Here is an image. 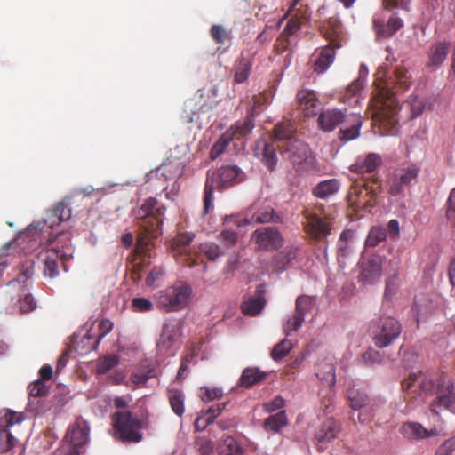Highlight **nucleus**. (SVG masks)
Returning a JSON list of instances; mask_svg holds the SVG:
<instances>
[{
  "instance_id": "obj_1",
  "label": "nucleus",
  "mask_w": 455,
  "mask_h": 455,
  "mask_svg": "<svg viewBox=\"0 0 455 455\" xmlns=\"http://www.w3.org/2000/svg\"><path fill=\"white\" fill-rule=\"evenodd\" d=\"M165 210L162 202L155 197H149L143 202L136 213L137 218L142 220V232L134 248L135 263L131 273L133 282L140 281V266L149 263V259L155 255V244L151 239L157 238L162 234Z\"/></svg>"
},
{
  "instance_id": "obj_2",
  "label": "nucleus",
  "mask_w": 455,
  "mask_h": 455,
  "mask_svg": "<svg viewBox=\"0 0 455 455\" xmlns=\"http://www.w3.org/2000/svg\"><path fill=\"white\" fill-rule=\"evenodd\" d=\"M391 82L394 86L390 89L387 86L382 87L376 97L374 108L375 118L383 126L394 129L398 122L397 113L399 110L396 94L404 92L411 84L410 77L404 68H396Z\"/></svg>"
},
{
  "instance_id": "obj_3",
  "label": "nucleus",
  "mask_w": 455,
  "mask_h": 455,
  "mask_svg": "<svg viewBox=\"0 0 455 455\" xmlns=\"http://www.w3.org/2000/svg\"><path fill=\"white\" fill-rule=\"evenodd\" d=\"M70 235L68 232L60 233L55 237H50L37 255L38 260L44 265V273L52 278L58 275V259L66 261L74 252L70 243Z\"/></svg>"
},
{
  "instance_id": "obj_4",
  "label": "nucleus",
  "mask_w": 455,
  "mask_h": 455,
  "mask_svg": "<svg viewBox=\"0 0 455 455\" xmlns=\"http://www.w3.org/2000/svg\"><path fill=\"white\" fill-rule=\"evenodd\" d=\"M243 180L242 170L236 165H226L208 173L204 185V213L207 214L212 207L213 191L240 183Z\"/></svg>"
},
{
  "instance_id": "obj_5",
  "label": "nucleus",
  "mask_w": 455,
  "mask_h": 455,
  "mask_svg": "<svg viewBox=\"0 0 455 455\" xmlns=\"http://www.w3.org/2000/svg\"><path fill=\"white\" fill-rule=\"evenodd\" d=\"M381 188V180L376 175L353 183L346 197L349 207L355 212L369 210Z\"/></svg>"
},
{
  "instance_id": "obj_6",
  "label": "nucleus",
  "mask_w": 455,
  "mask_h": 455,
  "mask_svg": "<svg viewBox=\"0 0 455 455\" xmlns=\"http://www.w3.org/2000/svg\"><path fill=\"white\" fill-rule=\"evenodd\" d=\"M302 217L303 229L310 239L322 241L331 234V223L325 214V207L323 204L305 208L302 211Z\"/></svg>"
},
{
  "instance_id": "obj_7",
  "label": "nucleus",
  "mask_w": 455,
  "mask_h": 455,
  "mask_svg": "<svg viewBox=\"0 0 455 455\" xmlns=\"http://www.w3.org/2000/svg\"><path fill=\"white\" fill-rule=\"evenodd\" d=\"M112 421L116 439L123 443H140L142 440V420L131 411H116Z\"/></svg>"
},
{
  "instance_id": "obj_8",
  "label": "nucleus",
  "mask_w": 455,
  "mask_h": 455,
  "mask_svg": "<svg viewBox=\"0 0 455 455\" xmlns=\"http://www.w3.org/2000/svg\"><path fill=\"white\" fill-rule=\"evenodd\" d=\"M193 296L191 286H166L156 295L159 308L166 312H176L185 308Z\"/></svg>"
},
{
  "instance_id": "obj_9",
  "label": "nucleus",
  "mask_w": 455,
  "mask_h": 455,
  "mask_svg": "<svg viewBox=\"0 0 455 455\" xmlns=\"http://www.w3.org/2000/svg\"><path fill=\"white\" fill-rule=\"evenodd\" d=\"M402 332V324L393 316L381 315L371 323V336L379 348H384L396 340Z\"/></svg>"
},
{
  "instance_id": "obj_10",
  "label": "nucleus",
  "mask_w": 455,
  "mask_h": 455,
  "mask_svg": "<svg viewBox=\"0 0 455 455\" xmlns=\"http://www.w3.org/2000/svg\"><path fill=\"white\" fill-rule=\"evenodd\" d=\"M434 394L436 395L430 404V411L439 416L440 411L444 410L455 414V387L451 379L441 375L436 378Z\"/></svg>"
},
{
  "instance_id": "obj_11",
  "label": "nucleus",
  "mask_w": 455,
  "mask_h": 455,
  "mask_svg": "<svg viewBox=\"0 0 455 455\" xmlns=\"http://www.w3.org/2000/svg\"><path fill=\"white\" fill-rule=\"evenodd\" d=\"M195 235L193 233H179L171 242V249L176 260L184 266L193 267L202 262L201 255L192 251L189 245Z\"/></svg>"
},
{
  "instance_id": "obj_12",
  "label": "nucleus",
  "mask_w": 455,
  "mask_h": 455,
  "mask_svg": "<svg viewBox=\"0 0 455 455\" xmlns=\"http://www.w3.org/2000/svg\"><path fill=\"white\" fill-rule=\"evenodd\" d=\"M441 375H427L423 372L411 373L403 384V389L409 399L421 395H432L435 387L436 378Z\"/></svg>"
},
{
  "instance_id": "obj_13",
  "label": "nucleus",
  "mask_w": 455,
  "mask_h": 455,
  "mask_svg": "<svg viewBox=\"0 0 455 455\" xmlns=\"http://www.w3.org/2000/svg\"><path fill=\"white\" fill-rule=\"evenodd\" d=\"M420 167L416 164H410L395 169L389 177V194L396 196L403 193L404 187L411 186L416 182Z\"/></svg>"
},
{
  "instance_id": "obj_14",
  "label": "nucleus",
  "mask_w": 455,
  "mask_h": 455,
  "mask_svg": "<svg viewBox=\"0 0 455 455\" xmlns=\"http://www.w3.org/2000/svg\"><path fill=\"white\" fill-rule=\"evenodd\" d=\"M259 250L273 251L283 244V238L275 227H262L256 229L251 235Z\"/></svg>"
},
{
  "instance_id": "obj_15",
  "label": "nucleus",
  "mask_w": 455,
  "mask_h": 455,
  "mask_svg": "<svg viewBox=\"0 0 455 455\" xmlns=\"http://www.w3.org/2000/svg\"><path fill=\"white\" fill-rule=\"evenodd\" d=\"M89 432L90 427L84 420H77L69 427L66 438L70 443L71 448L66 455H81V449L88 443Z\"/></svg>"
},
{
  "instance_id": "obj_16",
  "label": "nucleus",
  "mask_w": 455,
  "mask_h": 455,
  "mask_svg": "<svg viewBox=\"0 0 455 455\" xmlns=\"http://www.w3.org/2000/svg\"><path fill=\"white\" fill-rule=\"evenodd\" d=\"M347 399L353 410L363 411L358 414V420L362 423L369 421L371 418L373 405L368 395L360 388L351 387L347 390Z\"/></svg>"
},
{
  "instance_id": "obj_17",
  "label": "nucleus",
  "mask_w": 455,
  "mask_h": 455,
  "mask_svg": "<svg viewBox=\"0 0 455 455\" xmlns=\"http://www.w3.org/2000/svg\"><path fill=\"white\" fill-rule=\"evenodd\" d=\"M283 153L294 164L312 163L311 151L307 143L299 140L284 142L282 146Z\"/></svg>"
},
{
  "instance_id": "obj_18",
  "label": "nucleus",
  "mask_w": 455,
  "mask_h": 455,
  "mask_svg": "<svg viewBox=\"0 0 455 455\" xmlns=\"http://www.w3.org/2000/svg\"><path fill=\"white\" fill-rule=\"evenodd\" d=\"M383 257L379 254L372 253L361 258L360 280L362 282H374L382 275Z\"/></svg>"
},
{
  "instance_id": "obj_19",
  "label": "nucleus",
  "mask_w": 455,
  "mask_h": 455,
  "mask_svg": "<svg viewBox=\"0 0 455 455\" xmlns=\"http://www.w3.org/2000/svg\"><path fill=\"white\" fill-rule=\"evenodd\" d=\"M348 115L347 108L343 110L335 108L324 109L318 116V127L324 132H331L342 125Z\"/></svg>"
},
{
  "instance_id": "obj_20",
  "label": "nucleus",
  "mask_w": 455,
  "mask_h": 455,
  "mask_svg": "<svg viewBox=\"0 0 455 455\" xmlns=\"http://www.w3.org/2000/svg\"><path fill=\"white\" fill-rule=\"evenodd\" d=\"M92 326V323L89 326L87 323L83 331L73 335L72 346L79 355H85L96 350L100 344L99 339L91 334Z\"/></svg>"
},
{
  "instance_id": "obj_21",
  "label": "nucleus",
  "mask_w": 455,
  "mask_h": 455,
  "mask_svg": "<svg viewBox=\"0 0 455 455\" xmlns=\"http://www.w3.org/2000/svg\"><path fill=\"white\" fill-rule=\"evenodd\" d=\"M181 334V323L177 319L168 320L163 326L157 347L161 351H167L172 348Z\"/></svg>"
},
{
  "instance_id": "obj_22",
  "label": "nucleus",
  "mask_w": 455,
  "mask_h": 455,
  "mask_svg": "<svg viewBox=\"0 0 455 455\" xmlns=\"http://www.w3.org/2000/svg\"><path fill=\"white\" fill-rule=\"evenodd\" d=\"M323 36L329 41V44L340 48L342 46L343 31L342 24L339 18L330 17L320 27Z\"/></svg>"
},
{
  "instance_id": "obj_23",
  "label": "nucleus",
  "mask_w": 455,
  "mask_h": 455,
  "mask_svg": "<svg viewBox=\"0 0 455 455\" xmlns=\"http://www.w3.org/2000/svg\"><path fill=\"white\" fill-rule=\"evenodd\" d=\"M297 101L306 116H315L320 108V100L316 92L309 89H301L297 92Z\"/></svg>"
},
{
  "instance_id": "obj_24",
  "label": "nucleus",
  "mask_w": 455,
  "mask_h": 455,
  "mask_svg": "<svg viewBox=\"0 0 455 455\" xmlns=\"http://www.w3.org/2000/svg\"><path fill=\"white\" fill-rule=\"evenodd\" d=\"M299 252L300 248L299 246H286L274 256L271 261L273 271L282 272L289 268L292 262L299 257Z\"/></svg>"
},
{
  "instance_id": "obj_25",
  "label": "nucleus",
  "mask_w": 455,
  "mask_h": 455,
  "mask_svg": "<svg viewBox=\"0 0 455 455\" xmlns=\"http://www.w3.org/2000/svg\"><path fill=\"white\" fill-rule=\"evenodd\" d=\"M362 124L363 121L360 115L349 113L347 118L345 120L339 131L338 137L339 140L347 142L358 138Z\"/></svg>"
},
{
  "instance_id": "obj_26",
  "label": "nucleus",
  "mask_w": 455,
  "mask_h": 455,
  "mask_svg": "<svg viewBox=\"0 0 455 455\" xmlns=\"http://www.w3.org/2000/svg\"><path fill=\"white\" fill-rule=\"evenodd\" d=\"M403 26V21L395 13L388 20L382 18L373 20V28L378 37L387 38L395 34Z\"/></svg>"
},
{
  "instance_id": "obj_27",
  "label": "nucleus",
  "mask_w": 455,
  "mask_h": 455,
  "mask_svg": "<svg viewBox=\"0 0 455 455\" xmlns=\"http://www.w3.org/2000/svg\"><path fill=\"white\" fill-rule=\"evenodd\" d=\"M302 18H304L303 15L299 17L298 14H294L286 23L284 29L276 40V47L281 52H285L289 49L291 45L290 38L300 29Z\"/></svg>"
},
{
  "instance_id": "obj_28",
  "label": "nucleus",
  "mask_w": 455,
  "mask_h": 455,
  "mask_svg": "<svg viewBox=\"0 0 455 455\" xmlns=\"http://www.w3.org/2000/svg\"><path fill=\"white\" fill-rule=\"evenodd\" d=\"M401 434L410 440H420L428 436L435 435V428L427 429L418 422L408 421L403 424L400 429Z\"/></svg>"
},
{
  "instance_id": "obj_29",
  "label": "nucleus",
  "mask_w": 455,
  "mask_h": 455,
  "mask_svg": "<svg viewBox=\"0 0 455 455\" xmlns=\"http://www.w3.org/2000/svg\"><path fill=\"white\" fill-rule=\"evenodd\" d=\"M71 217V209L69 203L66 200L60 202L51 212L47 213L44 224L53 228L62 221L69 220Z\"/></svg>"
},
{
  "instance_id": "obj_30",
  "label": "nucleus",
  "mask_w": 455,
  "mask_h": 455,
  "mask_svg": "<svg viewBox=\"0 0 455 455\" xmlns=\"http://www.w3.org/2000/svg\"><path fill=\"white\" fill-rule=\"evenodd\" d=\"M451 44L446 41H438L431 44L427 50L428 67H438L446 60Z\"/></svg>"
},
{
  "instance_id": "obj_31",
  "label": "nucleus",
  "mask_w": 455,
  "mask_h": 455,
  "mask_svg": "<svg viewBox=\"0 0 455 455\" xmlns=\"http://www.w3.org/2000/svg\"><path fill=\"white\" fill-rule=\"evenodd\" d=\"M227 403H221L211 406L206 411H202L201 414L196 418L195 421V429L197 432L204 431L209 425L213 423L225 409Z\"/></svg>"
},
{
  "instance_id": "obj_32",
  "label": "nucleus",
  "mask_w": 455,
  "mask_h": 455,
  "mask_svg": "<svg viewBox=\"0 0 455 455\" xmlns=\"http://www.w3.org/2000/svg\"><path fill=\"white\" fill-rule=\"evenodd\" d=\"M381 164V157L375 153H370L365 157H358L350 166V171L356 173H371Z\"/></svg>"
},
{
  "instance_id": "obj_33",
  "label": "nucleus",
  "mask_w": 455,
  "mask_h": 455,
  "mask_svg": "<svg viewBox=\"0 0 455 455\" xmlns=\"http://www.w3.org/2000/svg\"><path fill=\"white\" fill-rule=\"evenodd\" d=\"M336 49H338L336 46L329 44L325 47L321 48L319 52H315L316 58L314 62L315 72L323 73L328 69L334 61Z\"/></svg>"
},
{
  "instance_id": "obj_34",
  "label": "nucleus",
  "mask_w": 455,
  "mask_h": 455,
  "mask_svg": "<svg viewBox=\"0 0 455 455\" xmlns=\"http://www.w3.org/2000/svg\"><path fill=\"white\" fill-rule=\"evenodd\" d=\"M252 68V60L246 57L243 53L237 58L233 67L234 82L242 84L247 81Z\"/></svg>"
},
{
  "instance_id": "obj_35",
  "label": "nucleus",
  "mask_w": 455,
  "mask_h": 455,
  "mask_svg": "<svg viewBox=\"0 0 455 455\" xmlns=\"http://www.w3.org/2000/svg\"><path fill=\"white\" fill-rule=\"evenodd\" d=\"M265 305L264 291L257 290L253 296L249 297L243 301L242 310L247 315L255 316L264 309Z\"/></svg>"
},
{
  "instance_id": "obj_36",
  "label": "nucleus",
  "mask_w": 455,
  "mask_h": 455,
  "mask_svg": "<svg viewBox=\"0 0 455 455\" xmlns=\"http://www.w3.org/2000/svg\"><path fill=\"white\" fill-rule=\"evenodd\" d=\"M339 430L340 427L338 422L334 419L329 418L316 430L315 438L320 443L331 442L336 438Z\"/></svg>"
},
{
  "instance_id": "obj_37",
  "label": "nucleus",
  "mask_w": 455,
  "mask_h": 455,
  "mask_svg": "<svg viewBox=\"0 0 455 455\" xmlns=\"http://www.w3.org/2000/svg\"><path fill=\"white\" fill-rule=\"evenodd\" d=\"M315 375L325 386L332 387L336 383L335 367L331 361L319 362L316 365Z\"/></svg>"
},
{
  "instance_id": "obj_38",
  "label": "nucleus",
  "mask_w": 455,
  "mask_h": 455,
  "mask_svg": "<svg viewBox=\"0 0 455 455\" xmlns=\"http://www.w3.org/2000/svg\"><path fill=\"white\" fill-rule=\"evenodd\" d=\"M218 455H243L242 445L232 436H225L218 441Z\"/></svg>"
},
{
  "instance_id": "obj_39",
  "label": "nucleus",
  "mask_w": 455,
  "mask_h": 455,
  "mask_svg": "<svg viewBox=\"0 0 455 455\" xmlns=\"http://www.w3.org/2000/svg\"><path fill=\"white\" fill-rule=\"evenodd\" d=\"M297 127L294 122L290 119H283L277 123L273 130L274 137L276 140H283L284 142L292 141Z\"/></svg>"
},
{
  "instance_id": "obj_40",
  "label": "nucleus",
  "mask_w": 455,
  "mask_h": 455,
  "mask_svg": "<svg viewBox=\"0 0 455 455\" xmlns=\"http://www.w3.org/2000/svg\"><path fill=\"white\" fill-rule=\"evenodd\" d=\"M340 184L337 179L326 180L319 182L312 190V194L318 198L324 199L336 194Z\"/></svg>"
},
{
  "instance_id": "obj_41",
  "label": "nucleus",
  "mask_w": 455,
  "mask_h": 455,
  "mask_svg": "<svg viewBox=\"0 0 455 455\" xmlns=\"http://www.w3.org/2000/svg\"><path fill=\"white\" fill-rule=\"evenodd\" d=\"M435 307L427 298L417 296L414 301L415 317L418 324L421 321H425L431 315Z\"/></svg>"
},
{
  "instance_id": "obj_42",
  "label": "nucleus",
  "mask_w": 455,
  "mask_h": 455,
  "mask_svg": "<svg viewBox=\"0 0 455 455\" xmlns=\"http://www.w3.org/2000/svg\"><path fill=\"white\" fill-rule=\"evenodd\" d=\"M271 221L280 222L281 218L269 206L259 208L255 212H252L248 220L249 223H268Z\"/></svg>"
},
{
  "instance_id": "obj_43",
  "label": "nucleus",
  "mask_w": 455,
  "mask_h": 455,
  "mask_svg": "<svg viewBox=\"0 0 455 455\" xmlns=\"http://www.w3.org/2000/svg\"><path fill=\"white\" fill-rule=\"evenodd\" d=\"M253 117L254 114L250 112L243 122L236 123L235 125H232L228 131H232L234 132V139H243L254 128Z\"/></svg>"
},
{
  "instance_id": "obj_44",
  "label": "nucleus",
  "mask_w": 455,
  "mask_h": 455,
  "mask_svg": "<svg viewBox=\"0 0 455 455\" xmlns=\"http://www.w3.org/2000/svg\"><path fill=\"white\" fill-rule=\"evenodd\" d=\"M287 423L286 413L284 411H282L266 419L264 428L267 432L277 433L282 427L286 426Z\"/></svg>"
},
{
  "instance_id": "obj_45",
  "label": "nucleus",
  "mask_w": 455,
  "mask_h": 455,
  "mask_svg": "<svg viewBox=\"0 0 455 455\" xmlns=\"http://www.w3.org/2000/svg\"><path fill=\"white\" fill-rule=\"evenodd\" d=\"M266 374L260 371L258 368L248 367L243 370L240 377V384L245 387H251L256 383H259L265 378Z\"/></svg>"
},
{
  "instance_id": "obj_46",
  "label": "nucleus",
  "mask_w": 455,
  "mask_h": 455,
  "mask_svg": "<svg viewBox=\"0 0 455 455\" xmlns=\"http://www.w3.org/2000/svg\"><path fill=\"white\" fill-rule=\"evenodd\" d=\"M234 140V132L232 131H226L221 137L213 144L210 151L212 159L219 157Z\"/></svg>"
},
{
  "instance_id": "obj_47",
  "label": "nucleus",
  "mask_w": 455,
  "mask_h": 455,
  "mask_svg": "<svg viewBox=\"0 0 455 455\" xmlns=\"http://www.w3.org/2000/svg\"><path fill=\"white\" fill-rule=\"evenodd\" d=\"M387 238V230L380 226L372 227L366 237L365 247H376Z\"/></svg>"
},
{
  "instance_id": "obj_48",
  "label": "nucleus",
  "mask_w": 455,
  "mask_h": 455,
  "mask_svg": "<svg viewBox=\"0 0 455 455\" xmlns=\"http://www.w3.org/2000/svg\"><path fill=\"white\" fill-rule=\"evenodd\" d=\"M199 251L201 254H204L211 261H214L225 254L224 250L220 245L212 242L201 243Z\"/></svg>"
},
{
  "instance_id": "obj_49",
  "label": "nucleus",
  "mask_w": 455,
  "mask_h": 455,
  "mask_svg": "<svg viewBox=\"0 0 455 455\" xmlns=\"http://www.w3.org/2000/svg\"><path fill=\"white\" fill-rule=\"evenodd\" d=\"M304 321L305 317L302 315V313L294 311L293 315L289 316L283 324L284 333L289 336L292 332L297 331L302 326Z\"/></svg>"
},
{
  "instance_id": "obj_50",
  "label": "nucleus",
  "mask_w": 455,
  "mask_h": 455,
  "mask_svg": "<svg viewBox=\"0 0 455 455\" xmlns=\"http://www.w3.org/2000/svg\"><path fill=\"white\" fill-rule=\"evenodd\" d=\"M34 262L33 261H26L21 265L19 268V272L13 280V282L18 283L19 284H25L29 280H31L34 275ZM12 281H10L8 284H12Z\"/></svg>"
},
{
  "instance_id": "obj_51",
  "label": "nucleus",
  "mask_w": 455,
  "mask_h": 455,
  "mask_svg": "<svg viewBox=\"0 0 455 455\" xmlns=\"http://www.w3.org/2000/svg\"><path fill=\"white\" fill-rule=\"evenodd\" d=\"M170 405L173 412L178 416L184 413V395L179 390H171L169 392Z\"/></svg>"
},
{
  "instance_id": "obj_52",
  "label": "nucleus",
  "mask_w": 455,
  "mask_h": 455,
  "mask_svg": "<svg viewBox=\"0 0 455 455\" xmlns=\"http://www.w3.org/2000/svg\"><path fill=\"white\" fill-rule=\"evenodd\" d=\"M292 348V343L287 339L278 342L271 351V357L275 361H278L285 357Z\"/></svg>"
},
{
  "instance_id": "obj_53",
  "label": "nucleus",
  "mask_w": 455,
  "mask_h": 455,
  "mask_svg": "<svg viewBox=\"0 0 455 455\" xmlns=\"http://www.w3.org/2000/svg\"><path fill=\"white\" fill-rule=\"evenodd\" d=\"M119 357L116 355H107L99 359L97 363V371L100 374H105L118 364Z\"/></svg>"
},
{
  "instance_id": "obj_54",
  "label": "nucleus",
  "mask_w": 455,
  "mask_h": 455,
  "mask_svg": "<svg viewBox=\"0 0 455 455\" xmlns=\"http://www.w3.org/2000/svg\"><path fill=\"white\" fill-rule=\"evenodd\" d=\"M262 161L269 170H273L276 161L275 147L274 144L263 142Z\"/></svg>"
},
{
  "instance_id": "obj_55",
  "label": "nucleus",
  "mask_w": 455,
  "mask_h": 455,
  "mask_svg": "<svg viewBox=\"0 0 455 455\" xmlns=\"http://www.w3.org/2000/svg\"><path fill=\"white\" fill-rule=\"evenodd\" d=\"M315 302L314 297L300 295L296 299L295 311L297 313H302V315L305 317L306 314L313 308Z\"/></svg>"
},
{
  "instance_id": "obj_56",
  "label": "nucleus",
  "mask_w": 455,
  "mask_h": 455,
  "mask_svg": "<svg viewBox=\"0 0 455 455\" xmlns=\"http://www.w3.org/2000/svg\"><path fill=\"white\" fill-rule=\"evenodd\" d=\"M237 239V233L229 229L222 230L218 235V240L222 244L223 250L233 248L236 244Z\"/></svg>"
},
{
  "instance_id": "obj_57",
  "label": "nucleus",
  "mask_w": 455,
  "mask_h": 455,
  "mask_svg": "<svg viewBox=\"0 0 455 455\" xmlns=\"http://www.w3.org/2000/svg\"><path fill=\"white\" fill-rule=\"evenodd\" d=\"M176 164L173 163L163 164L153 172L158 179H163L164 181L174 179L177 173L174 172Z\"/></svg>"
},
{
  "instance_id": "obj_58",
  "label": "nucleus",
  "mask_w": 455,
  "mask_h": 455,
  "mask_svg": "<svg viewBox=\"0 0 455 455\" xmlns=\"http://www.w3.org/2000/svg\"><path fill=\"white\" fill-rule=\"evenodd\" d=\"M24 419L22 414H19L12 411H5L4 415L0 417V427L7 429L12 426L21 422Z\"/></svg>"
},
{
  "instance_id": "obj_59",
  "label": "nucleus",
  "mask_w": 455,
  "mask_h": 455,
  "mask_svg": "<svg viewBox=\"0 0 455 455\" xmlns=\"http://www.w3.org/2000/svg\"><path fill=\"white\" fill-rule=\"evenodd\" d=\"M17 439L8 431V429H0V452H6L11 450L15 443Z\"/></svg>"
},
{
  "instance_id": "obj_60",
  "label": "nucleus",
  "mask_w": 455,
  "mask_h": 455,
  "mask_svg": "<svg viewBox=\"0 0 455 455\" xmlns=\"http://www.w3.org/2000/svg\"><path fill=\"white\" fill-rule=\"evenodd\" d=\"M360 360L366 365L379 364L383 361V355L374 348H369L361 355Z\"/></svg>"
},
{
  "instance_id": "obj_61",
  "label": "nucleus",
  "mask_w": 455,
  "mask_h": 455,
  "mask_svg": "<svg viewBox=\"0 0 455 455\" xmlns=\"http://www.w3.org/2000/svg\"><path fill=\"white\" fill-rule=\"evenodd\" d=\"M201 399L204 403H210L215 399H220L223 395V391L220 387H201L200 389Z\"/></svg>"
},
{
  "instance_id": "obj_62",
  "label": "nucleus",
  "mask_w": 455,
  "mask_h": 455,
  "mask_svg": "<svg viewBox=\"0 0 455 455\" xmlns=\"http://www.w3.org/2000/svg\"><path fill=\"white\" fill-rule=\"evenodd\" d=\"M211 36L216 44H223L225 40L229 39V34L221 25H212L211 28Z\"/></svg>"
},
{
  "instance_id": "obj_63",
  "label": "nucleus",
  "mask_w": 455,
  "mask_h": 455,
  "mask_svg": "<svg viewBox=\"0 0 455 455\" xmlns=\"http://www.w3.org/2000/svg\"><path fill=\"white\" fill-rule=\"evenodd\" d=\"M28 392L31 396L39 397L46 395L48 389L42 379H37L28 386Z\"/></svg>"
},
{
  "instance_id": "obj_64",
  "label": "nucleus",
  "mask_w": 455,
  "mask_h": 455,
  "mask_svg": "<svg viewBox=\"0 0 455 455\" xmlns=\"http://www.w3.org/2000/svg\"><path fill=\"white\" fill-rule=\"evenodd\" d=\"M446 217L455 224V188L451 189L447 200Z\"/></svg>"
}]
</instances>
